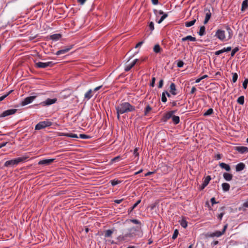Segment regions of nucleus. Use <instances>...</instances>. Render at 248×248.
<instances>
[{"mask_svg":"<svg viewBox=\"0 0 248 248\" xmlns=\"http://www.w3.org/2000/svg\"><path fill=\"white\" fill-rule=\"evenodd\" d=\"M52 123L48 120L42 121L36 125L35 129L37 130H41L46 127L50 126L52 125Z\"/></svg>","mask_w":248,"mask_h":248,"instance_id":"obj_4","label":"nucleus"},{"mask_svg":"<svg viewBox=\"0 0 248 248\" xmlns=\"http://www.w3.org/2000/svg\"><path fill=\"white\" fill-rule=\"evenodd\" d=\"M55 159H44L42 160H40L38 162L39 165H48L52 163Z\"/></svg>","mask_w":248,"mask_h":248,"instance_id":"obj_14","label":"nucleus"},{"mask_svg":"<svg viewBox=\"0 0 248 248\" xmlns=\"http://www.w3.org/2000/svg\"><path fill=\"white\" fill-rule=\"evenodd\" d=\"M196 91V88L195 87H193L191 89L190 93L193 94L195 93V92Z\"/></svg>","mask_w":248,"mask_h":248,"instance_id":"obj_64","label":"nucleus"},{"mask_svg":"<svg viewBox=\"0 0 248 248\" xmlns=\"http://www.w3.org/2000/svg\"><path fill=\"white\" fill-rule=\"evenodd\" d=\"M168 16L167 14H164L161 17L160 19L157 22L158 24H160Z\"/></svg>","mask_w":248,"mask_h":248,"instance_id":"obj_39","label":"nucleus"},{"mask_svg":"<svg viewBox=\"0 0 248 248\" xmlns=\"http://www.w3.org/2000/svg\"><path fill=\"white\" fill-rule=\"evenodd\" d=\"M222 187L224 191H228L230 189V186L228 183H224L222 184Z\"/></svg>","mask_w":248,"mask_h":248,"instance_id":"obj_26","label":"nucleus"},{"mask_svg":"<svg viewBox=\"0 0 248 248\" xmlns=\"http://www.w3.org/2000/svg\"><path fill=\"white\" fill-rule=\"evenodd\" d=\"M213 113V109L212 108L208 109L203 114L204 116H208L211 115Z\"/></svg>","mask_w":248,"mask_h":248,"instance_id":"obj_38","label":"nucleus"},{"mask_svg":"<svg viewBox=\"0 0 248 248\" xmlns=\"http://www.w3.org/2000/svg\"><path fill=\"white\" fill-rule=\"evenodd\" d=\"M219 165L222 169H225L227 171H229L231 170L230 166L225 163H219Z\"/></svg>","mask_w":248,"mask_h":248,"instance_id":"obj_16","label":"nucleus"},{"mask_svg":"<svg viewBox=\"0 0 248 248\" xmlns=\"http://www.w3.org/2000/svg\"><path fill=\"white\" fill-rule=\"evenodd\" d=\"M163 79H161V80H160V81L159 82L158 87L159 88H161L162 87V86H163Z\"/></svg>","mask_w":248,"mask_h":248,"instance_id":"obj_55","label":"nucleus"},{"mask_svg":"<svg viewBox=\"0 0 248 248\" xmlns=\"http://www.w3.org/2000/svg\"><path fill=\"white\" fill-rule=\"evenodd\" d=\"M72 47H73V45L66 46L64 48L58 51L56 53V54L57 55H61V54H65L66 52H68L71 49H72Z\"/></svg>","mask_w":248,"mask_h":248,"instance_id":"obj_11","label":"nucleus"},{"mask_svg":"<svg viewBox=\"0 0 248 248\" xmlns=\"http://www.w3.org/2000/svg\"><path fill=\"white\" fill-rule=\"evenodd\" d=\"M87 0H77V1L80 5H83L85 3Z\"/></svg>","mask_w":248,"mask_h":248,"instance_id":"obj_54","label":"nucleus"},{"mask_svg":"<svg viewBox=\"0 0 248 248\" xmlns=\"http://www.w3.org/2000/svg\"><path fill=\"white\" fill-rule=\"evenodd\" d=\"M155 78L153 77L152 79L151 83H150V86L152 87H154L155 86Z\"/></svg>","mask_w":248,"mask_h":248,"instance_id":"obj_53","label":"nucleus"},{"mask_svg":"<svg viewBox=\"0 0 248 248\" xmlns=\"http://www.w3.org/2000/svg\"><path fill=\"white\" fill-rule=\"evenodd\" d=\"M176 110H171L166 113L161 118V121L164 122H166L172 116L173 114L175 113Z\"/></svg>","mask_w":248,"mask_h":248,"instance_id":"obj_6","label":"nucleus"},{"mask_svg":"<svg viewBox=\"0 0 248 248\" xmlns=\"http://www.w3.org/2000/svg\"><path fill=\"white\" fill-rule=\"evenodd\" d=\"M57 99V98H47L46 101L42 102L41 104H42L43 106H49L54 104L56 102Z\"/></svg>","mask_w":248,"mask_h":248,"instance_id":"obj_10","label":"nucleus"},{"mask_svg":"<svg viewBox=\"0 0 248 248\" xmlns=\"http://www.w3.org/2000/svg\"><path fill=\"white\" fill-rule=\"evenodd\" d=\"M184 62L181 60H179L177 62V65L178 67H182L184 65Z\"/></svg>","mask_w":248,"mask_h":248,"instance_id":"obj_48","label":"nucleus"},{"mask_svg":"<svg viewBox=\"0 0 248 248\" xmlns=\"http://www.w3.org/2000/svg\"><path fill=\"white\" fill-rule=\"evenodd\" d=\"M55 63L52 62H38L35 63V67L39 68H45L47 67H52Z\"/></svg>","mask_w":248,"mask_h":248,"instance_id":"obj_5","label":"nucleus"},{"mask_svg":"<svg viewBox=\"0 0 248 248\" xmlns=\"http://www.w3.org/2000/svg\"><path fill=\"white\" fill-rule=\"evenodd\" d=\"M178 234H179L178 231L177 229H176L174 231L172 238L173 239H175L177 238V237L178 236Z\"/></svg>","mask_w":248,"mask_h":248,"instance_id":"obj_43","label":"nucleus"},{"mask_svg":"<svg viewBox=\"0 0 248 248\" xmlns=\"http://www.w3.org/2000/svg\"><path fill=\"white\" fill-rule=\"evenodd\" d=\"M225 52V50H224V48L221 50H219L218 51H216L215 54L216 55H219L220 54Z\"/></svg>","mask_w":248,"mask_h":248,"instance_id":"obj_49","label":"nucleus"},{"mask_svg":"<svg viewBox=\"0 0 248 248\" xmlns=\"http://www.w3.org/2000/svg\"><path fill=\"white\" fill-rule=\"evenodd\" d=\"M152 110V108L148 105L146 106L144 110V115L146 116L148 113Z\"/></svg>","mask_w":248,"mask_h":248,"instance_id":"obj_36","label":"nucleus"},{"mask_svg":"<svg viewBox=\"0 0 248 248\" xmlns=\"http://www.w3.org/2000/svg\"><path fill=\"white\" fill-rule=\"evenodd\" d=\"M180 224L181 226L184 228H186L187 226V223L185 219H182Z\"/></svg>","mask_w":248,"mask_h":248,"instance_id":"obj_40","label":"nucleus"},{"mask_svg":"<svg viewBox=\"0 0 248 248\" xmlns=\"http://www.w3.org/2000/svg\"><path fill=\"white\" fill-rule=\"evenodd\" d=\"M223 178H224V179L227 181H230L232 180V177H233V176L232 174L227 173V172H224L223 173Z\"/></svg>","mask_w":248,"mask_h":248,"instance_id":"obj_19","label":"nucleus"},{"mask_svg":"<svg viewBox=\"0 0 248 248\" xmlns=\"http://www.w3.org/2000/svg\"><path fill=\"white\" fill-rule=\"evenodd\" d=\"M231 49H232V47L231 46H228L226 48H225V47L224 48V50H225V52L230 51L231 50Z\"/></svg>","mask_w":248,"mask_h":248,"instance_id":"obj_60","label":"nucleus"},{"mask_svg":"<svg viewBox=\"0 0 248 248\" xmlns=\"http://www.w3.org/2000/svg\"><path fill=\"white\" fill-rule=\"evenodd\" d=\"M211 176L208 175L203 180L202 184L200 186V190H203L209 183L210 181L211 180Z\"/></svg>","mask_w":248,"mask_h":248,"instance_id":"obj_12","label":"nucleus"},{"mask_svg":"<svg viewBox=\"0 0 248 248\" xmlns=\"http://www.w3.org/2000/svg\"><path fill=\"white\" fill-rule=\"evenodd\" d=\"M12 91L13 90H11L6 94L0 97V102L4 100L7 96H8L12 92Z\"/></svg>","mask_w":248,"mask_h":248,"instance_id":"obj_42","label":"nucleus"},{"mask_svg":"<svg viewBox=\"0 0 248 248\" xmlns=\"http://www.w3.org/2000/svg\"><path fill=\"white\" fill-rule=\"evenodd\" d=\"M237 78H238V75H237V73H232V82L233 83H235L237 81Z\"/></svg>","mask_w":248,"mask_h":248,"instance_id":"obj_41","label":"nucleus"},{"mask_svg":"<svg viewBox=\"0 0 248 248\" xmlns=\"http://www.w3.org/2000/svg\"><path fill=\"white\" fill-rule=\"evenodd\" d=\"M196 20L195 19L191 20V21H188V22H186L185 23V25L186 27H191L192 26H193L195 23L196 22Z\"/></svg>","mask_w":248,"mask_h":248,"instance_id":"obj_30","label":"nucleus"},{"mask_svg":"<svg viewBox=\"0 0 248 248\" xmlns=\"http://www.w3.org/2000/svg\"><path fill=\"white\" fill-rule=\"evenodd\" d=\"M245 168V165L243 163H239L236 166V171H240Z\"/></svg>","mask_w":248,"mask_h":248,"instance_id":"obj_18","label":"nucleus"},{"mask_svg":"<svg viewBox=\"0 0 248 248\" xmlns=\"http://www.w3.org/2000/svg\"><path fill=\"white\" fill-rule=\"evenodd\" d=\"M28 158V157L27 156H23L14 159L6 161L4 163V166H14L15 165H17L19 163L25 161Z\"/></svg>","mask_w":248,"mask_h":248,"instance_id":"obj_2","label":"nucleus"},{"mask_svg":"<svg viewBox=\"0 0 248 248\" xmlns=\"http://www.w3.org/2000/svg\"><path fill=\"white\" fill-rule=\"evenodd\" d=\"M143 43V41H141L139 42L135 46V48H138V47L141 46V45Z\"/></svg>","mask_w":248,"mask_h":248,"instance_id":"obj_62","label":"nucleus"},{"mask_svg":"<svg viewBox=\"0 0 248 248\" xmlns=\"http://www.w3.org/2000/svg\"><path fill=\"white\" fill-rule=\"evenodd\" d=\"M8 142H3V143H0V149L4 146H5L7 143Z\"/></svg>","mask_w":248,"mask_h":248,"instance_id":"obj_63","label":"nucleus"},{"mask_svg":"<svg viewBox=\"0 0 248 248\" xmlns=\"http://www.w3.org/2000/svg\"><path fill=\"white\" fill-rule=\"evenodd\" d=\"M120 158V156H118L115 157H114L113 158H112L111 159V162H114L117 161L119 160Z\"/></svg>","mask_w":248,"mask_h":248,"instance_id":"obj_56","label":"nucleus"},{"mask_svg":"<svg viewBox=\"0 0 248 248\" xmlns=\"http://www.w3.org/2000/svg\"><path fill=\"white\" fill-rule=\"evenodd\" d=\"M61 37L62 35L60 33L54 34L50 36V39L56 41L59 40Z\"/></svg>","mask_w":248,"mask_h":248,"instance_id":"obj_17","label":"nucleus"},{"mask_svg":"<svg viewBox=\"0 0 248 248\" xmlns=\"http://www.w3.org/2000/svg\"><path fill=\"white\" fill-rule=\"evenodd\" d=\"M222 234H223V233L222 232H220V231H216L214 232H213L212 233H211L209 236L210 237H215V236H216V237H219L221 235H222Z\"/></svg>","mask_w":248,"mask_h":248,"instance_id":"obj_24","label":"nucleus"},{"mask_svg":"<svg viewBox=\"0 0 248 248\" xmlns=\"http://www.w3.org/2000/svg\"><path fill=\"white\" fill-rule=\"evenodd\" d=\"M238 50L239 48L238 47H236L233 49L231 52V56L233 57Z\"/></svg>","mask_w":248,"mask_h":248,"instance_id":"obj_44","label":"nucleus"},{"mask_svg":"<svg viewBox=\"0 0 248 248\" xmlns=\"http://www.w3.org/2000/svg\"><path fill=\"white\" fill-rule=\"evenodd\" d=\"M237 102L238 104L240 105H243L244 103V96H241L239 97L237 100Z\"/></svg>","mask_w":248,"mask_h":248,"instance_id":"obj_35","label":"nucleus"},{"mask_svg":"<svg viewBox=\"0 0 248 248\" xmlns=\"http://www.w3.org/2000/svg\"><path fill=\"white\" fill-rule=\"evenodd\" d=\"M61 135L67 137H70L73 138H78V137L76 134L73 133H62Z\"/></svg>","mask_w":248,"mask_h":248,"instance_id":"obj_23","label":"nucleus"},{"mask_svg":"<svg viewBox=\"0 0 248 248\" xmlns=\"http://www.w3.org/2000/svg\"><path fill=\"white\" fill-rule=\"evenodd\" d=\"M171 118H172V122H173V123L175 124H177L179 123L180 118H179V116H175V115H173V116L172 115Z\"/></svg>","mask_w":248,"mask_h":248,"instance_id":"obj_27","label":"nucleus"},{"mask_svg":"<svg viewBox=\"0 0 248 248\" xmlns=\"http://www.w3.org/2000/svg\"><path fill=\"white\" fill-rule=\"evenodd\" d=\"M215 36L221 41L224 40L225 38V31L221 30H217Z\"/></svg>","mask_w":248,"mask_h":248,"instance_id":"obj_9","label":"nucleus"},{"mask_svg":"<svg viewBox=\"0 0 248 248\" xmlns=\"http://www.w3.org/2000/svg\"><path fill=\"white\" fill-rule=\"evenodd\" d=\"M79 137L83 139H90L91 138L90 136L83 134H80Z\"/></svg>","mask_w":248,"mask_h":248,"instance_id":"obj_45","label":"nucleus"},{"mask_svg":"<svg viewBox=\"0 0 248 248\" xmlns=\"http://www.w3.org/2000/svg\"><path fill=\"white\" fill-rule=\"evenodd\" d=\"M149 28L151 31H153L154 30V24L153 22H151L149 25Z\"/></svg>","mask_w":248,"mask_h":248,"instance_id":"obj_51","label":"nucleus"},{"mask_svg":"<svg viewBox=\"0 0 248 248\" xmlns=\"http://www.w3.org/2000/svg\"><path fill=\"white\" fill-rule=\"evenodd\" d=\"M115 108L116 110H119L120 113L123 114L132 112L135 110V107L128 102L121 103L116 106Z\"/></svg>","mask_w":248,"mask_h":248,"instance_id":"obj_1","label":"nucleus"},{"mask_svg":"<svg viewBox=\"0 0 248 248\" xmlns=\"http://www.w3.org/2000/svg\"><path fill=\"white\" fill-rule=\"evenodd\" d=\"M129 221H130V222H132V223H134V224H138V225H139V229H140V228L141 222H140V221H139L138 220H137V219H130V220H129ZM137 228H138V227H137L136 228V229H137Z\"/></svg>","mask_w":248,"mask_h":248,"instance_id":"obj_29","label":"nucleus"},{"mask_svg":"<svg viewBox=\"0 0 248 248\" xmlns=\"http://www.w3.org/2000/svg\"><path fill=\"white\" fill-rule=\"evenodd\" d=\"M92 90H89L85 94V98L87 99L88 100L90 99L92 96H93L92 94Z\"/></svg>","mask_w":248,"mask_h":248,"instance_id":"obj_31","label":"nucleus"},{"mask_svg":"<svg viewBox=\"0 0 248 248\" xmlns=\"http://www.w3.org/2000/svg\"><path fill=\"white\" fill-rule=\"evenodd\" d=\"M113 232L111 230H108L106 231L105 234V237H111Z\"/></svg>","mask_w":248,"mask_h":248,"instance_id":"obj_32","label":"nucleus"},{"mask_svg":"<svg viewBox=\"0 0 248 248\" xmlns=\"http://www.w3.org/2000/svg\"><path fill=\"white\" fill-rule=\"evenodd\" d=\"M119 183H120V181H119L118 180H113L111 181V184L112 186H113L117 185Z\"/></svg>","mask_w":248,"mask_h":248,"instance_id":"obj_50","label":"nucleus"},{"mask_svg":"<svg viewBox=\"0 0 248 248\" xmlns=\"http://www.w3.org/2000/svg\"><path fill=\"white\" fill-rule=\"evenodd\" d=\"M248 83V78H246L243 83V87L245 89H246L247 88Z\"/></svg>","mask_w":248,"mask_h":248,"instance_id":"obj_47","label":"nucleus"},{"mask_svg":"<svg viewBox=\"0 0 248 248\" xmlns=\"http://www.w3.org/2000/svg\"><path fill=\"white\" fill-rule=\"evenodd\" d=\"M134 66V63H131V64H127L124 69L126 72L129 71L133 66Z\"/></svg>","mask_w":248,"mask_h":248,"instance_id":"obj_37","label":"nucleus"},{"mask_svg":"<svg viewBox=\"0 0 248 248\" xmlns=\"http://www.w3.org/2000/svg\"><path fill=\"white\" fill-rule=\"evenodd\" d=\"M36 97V96L33 95L25 98L24 100L22 101L21 105L25 106L31 103L35 99Z\"/></svg>","mask_w":248,"mask_h":248,"instance_id":"obj_8","label":"nucleus"},{"mask_svg":"<svg viewBox=\"0 0 248 248\" xmlns=\"http://www.w3.org/2000/svg\"><path fill=\"white\" fill-rule=\"evenodd\" d=\"M161 47L158 44L155 45L154 47V51L155 53H158L160 52Z\"/></svg>","mask_w":248,"mask_h":248,"instance_id":"obj_33","label":"nucleus"},{"mask_svg":"<svg viewBox=\"0 0 248 248\" xmlns=\"http://www.w3.org/2000/svg\"><path fill=\"white\" fill-rule=\"evenodd\" d=\"M170 92L173 95H176L177 94L176 92L175 85L173 83H171L170 85Z\"/></svg>","mask_w":248,"mask_h":248,"instance_id":"obj_20","label":"nucleus"},{"mask_svg":"<svg viewBox=\"0 0 248 248\" xmlns=\"http://www.w3.org/2000/svg\"><path fill=\"white\" fill-rule=\"evenodd\" d=\"M204 12L205 13V17L204 21V24H206L208 23V21L211 18V13L209 9L207 8H205L204 9Z\"/></svg>","mask_w":248,"mask_h":248,"instance_id":"obj_13","label":"nucleus"},{"mask_svg":"<svg viewBox=\"0 0 248 248\" xmlns=\"http://www.w3.org/2000/svg\"><path fill=\"white\" fill-rule=\"evenodd\" d=\"M141 202V200H138L133 205L132 207L130 208L128 210V214H130L137 206L139 204H140Z\"/></svg>","mask_w":248,"mask_h":248,"instance_id":"obj_25","label":"nucleus"},{"mask_svg":"<svg viewBox=\"0 0 248 248\" xmlns=\"http://www.w3.org/2000/svg\"><path fill=\"white\" fill-rule=\"evenodd\" d=\"M137 231L136 227H132L129 230V232L124 234L120 235L118 237V239L121 241H125L128 238H131L135 236L134 232Z\"/></svg>","mask_w":248,"mask_h":248,"instance_id":"obj_3","label":"nucleus"},{"mask_svg":"<svg viewBox=\"0 0 248 248\" xmlns=\"http://www.w3.org/2000/svg\"><path fill=\"white\" fill-rule=\"evenodd\" d=\"M211 202L212 203V205H213L214 204L217 203L216 202L215 198L213 197L211 199Z\"/></svg>","mask_w":248,"mask_h":248,"instance_id":"obj_59","label":"nucleus"},{"mask_svg":"<svg viewBox=\"0 0 248 248\" xmlns=\"http://www.w3.org/2000/svg\"><path fill=\"white\" fill-rule=\"evenodd\" d=\"M224 215V212H223L221 213L220 214H219L218 215V217H217L220 220H221L222 219V217H223Z\"/></svg>","mask_w":248,"mask_h":248,"instance_id":"obj_58","label":"nucleus"},{"mask_svg":"<svg viewBox=\"0 0 248 248\" xmlns=\"http://www.w3.org/2000/svg\"><path fill=\"white\" fill-rule=\"evenodd\" d=\"M205 27L204 26H201L198 34L200 36H202L205 34Z\"/></svg>","mask_w":248,"mask_h":248,"instance_id":"obj_28","label":"nucleus"},{"mask_svg":"<svg viewBox=\"0 0 248 248\" xmlns=\"http://www.w3.org/2000/svg\"><path fill=\"white\" fill-rule=\"evenodd\" d=\"M17 111L16 109H10L3 111L0 115V117H5L15 114Z\"/></svg>","mask_w":248,"mask_h":248,"instance_id":"obj_7","label":"nucleus"},{"mask_svg":"<svg viewBox=\"0 0 248 248\" xmlns=\"http://www.w3.org/2000/svg\"><path fill=\"white\" fill-rule=\"evenodd\" d=\"M226 29L229 33V39L231 38L232 36V31L229 26H226Z\"/></svg>","mask_w":248,"mask_h":248,"instance_id":"obj_34","label":"nucleus"},{"mask_svg":"<svg viewBox=\"0 0 248 248\" xmlns=\"http://www.w3.org/2000/svg\"><path fill=\"white\" fill-rule=\"evenodd\" d=\"M186 40H189L190 41H195L196 40V38L192 37L191 35L187 36L185 37H184L182 39V41L183 42L186 41Z\"/></svg>","mask_w":248,"mask_h":248,"instance_id":"obj_21","label":"nucleus"},{"mask_svg":"<svg viewBox=\"0 0 248 248\" xmlns=\"http://www.w3.org/2000/svg\"><path fill=\"white\" fill-rule=\"evenodd\" d=\"M133 154L135 156H139V153L138 152V149L137 148L134 149Z\"/></svg>","mask_w":248,"mask_h":248,"instance_id":"obj_57","label":"nucleus"},{"mask_svg":"<svg viewBox=\"0 0 248 248\" xmlns=\"http://www.w3.org/2000/svg\"><path fill=\"white\" fill-rule=\"evenodd\" d=\"M235 150L241 154L248 152V148L245 146H237L235 147Z\"/></svg>","mask_w":248,"mask_h":248,"instance_id":"obj_15","label":"nucleus"},{"mask_svg":"<svg viewBox=\"0 0 248 248\" xmlns=\"http://www.w3.org/2000/svg\"><path fill=\"white\" fill-rule=\"evenodd\" d=\"M161 100L163 102L165 103L167 101L165 93L163 92L162 94Z\"/></svg>","mask_w":248,"mask_h":248,"instance_id":"obj_46","label":"nucleus"},{"mask_svg":"<svg viewBox=\"0 0 248 248\" xmlns=\"http://www.w3.org/2000/svg\"><path fill=\"white\" fill-rule=\"evenodd\" d=\"M154 13L155 14H156L157 13L159 14V15H163L164 14H165L163 11H162V10H159V11H157V10H154Z\"/></svg>","mask_w":248,"mask_h":248,"instance_id":"obj_52","label":"nucleus"},{"mask_svg":"<svg viewBox=\"0 0 248 248\" xmlns=\"http://www.w3.org/2000/svg\"><path fill=\"white\" fill-rule=\"evenodd\" d=\"M248 7V0H245L243 1L241 7V11H244Z\"/></svg>","mask_w":248,"mask_h":248,"instance_id":"obj_22","label":"nucleus"},{"mask_svg":"<svg viewBox=\"0 0 248 248\" xmlns=\"http://www.w3.org/2000/svg\"><path fill=\"white\" fill-rule=\"evenodd\" d=\"M227 227H228V224H226L224 226V227H223V230L221 231L224 234V232H225L227 228Z\"/></svg>","mask_w":248,"mask_h":248,"instance_id":"obj_61","label":"nucleus"}]
</instances>
